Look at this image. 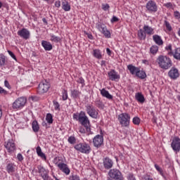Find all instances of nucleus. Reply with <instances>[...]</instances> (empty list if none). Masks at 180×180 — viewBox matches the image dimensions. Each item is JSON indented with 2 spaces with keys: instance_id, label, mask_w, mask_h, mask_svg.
I'll use <instances>...</instances> for the list:
<instances>
[{
  "instance_id": "61",
  "label": "nucleus",
  "mask_w": 180,
  "mask_h": 180,
  "mask_svg": "<svg viewBox=\"0 0 180 180\" xmlns=\"http://www.w3.org/2000/svg\"><path fill=\"white\" fill-rule=\"evenodd\" d=\"M142 63H143V64H146V65H148L150 64V63H149L148 60H142Z\"/></svg>"
},
{
  "instance_id": "49",
  "label": "nucleus",
  "mask_w": 180,
  "mask_h": 180,
  "mask_svg": "<svg viewBox=\"0 0 180 180\" xmlns=\"http://www.w3.org/2000/svg\"><path fill=\"white\" fill-rule=\"evenodd\" d=\"M109 8H110V6H109V4H102V9L103 11H108V9H109Z\"/></svg>"
},
{
  "instance_id": "51",
  "label": "nucleus",
  "mask_w": 180,
  "mask_h": 180,
  "mask_svg": "<svg viewBox=\"0 0 180 180\" xmlns=\"http://www.w3.org/2000/svg\"><path fill=\"white\" fill-rule=\"evenodd\" d=\"M174 18L176 19H180V13H179V11H174Z\"/></svg>"
},
{
  "instance_id": "23",
  "label": "nucleus",
  "mask_w": 180,
  "mask_h": 180,
  "mask_svg": "<svg viewBox=\"0 0 180 180\" xmlns=\"http://www.w3.org/2000/svg\"><path fill=\"white\" fill-rule=\"evenodd\" d=\"M101 91V94L103 98H106L107 99L112 100L113 99V96H112L110 94H109V91H108L105 89H102Z\"/></svg>"
},
{
  "instance_id": "55",
  "label": "nucleus",
  "mask_w": 180,
  "mask_h": 180,
  "mask_svg": "<svg viewBox=\"0 0 180 180\" xmlns=\"http://www.w3.org/2000/svg\"><path fill=\"white\" fill-rule=\"evenodd\" d=\"M115 22H119V18L116 16H113L112 18L111 19V22L115 23Z\"/></svg>"
},
{
  "instance_id": "44",
  "label": "nucleus",
  "mask_w": 180,
  "mask_h": 180,
  "mask_svg": "<svg viewBox=\"0 0 180 180\" xmlns=\"http://www.w3.org/2000/svg\"><path fill=\"white\" fill-rule=\"evenodd\" d=\"M165 25L167 30H169V32H171L172 30V27H171V25L169 24V22L168 21L165 20Z\"/></svg>"
},
{
  "instance_id": "52",
  "label": "nucleus",
  "mask_w": 180,
  "mask_h": 180,
  "mask_svg": "<svg viewBox=\"0 0 180 180\" xmlns=\"http://www.w3.org/2000/svg\"><path fill=\"white\" fill-rule=\"evenodd\" d=\"M4 85L6 88H8V89H11V84H9V82H8V80L4 81Z\"/></svg>"
},
{
  "instance_id": "12",
  "label": "nucleus",
  "mask_w": 180,
  "mask_h": 180,
  "mask_svg": "<svg viewBox=\"0 0 180 180\" xmlns=\"http://www.w3.org/2000/svg\"><path fill=\"white\" fill-rule=\"evenodd\" d=\"M171 147L172 150L176 153L180 152V139L178 137H174L171 143Z\"/></svg>"
},
{
  "instance_id": "59",
  "label": "nucleus",
  "mask_w": 180,
  "mask_h": 180,
  "mask_svg": "<svg viewBox=\"0 0 180 180\" xmlns=\"http://www.w3.org/2000/svg\"><path fill=\"white\" fill-rule=\"evenodd\" d=\"M6 91L0 86V94H5Z\"/></svg>"
},
{
  "instance_id": "58",
  "label": "nucleus",
  "mask_w": 180,
  "mask_h": 180,
  "mask_svg": "<svg viewBox=\"0 0 180 180\" xmlns=\"http://www.w3.org/2000/svg\"><path fill=\"white\" fill-rule=\"evenodd\" d=\"M55 6H56V8H60V6H61V3H60V1H56V2L55 3Z\"/></svg>"
},
{
  "instance_id": "40",
  "label": "nucleus",
  "mask_w": 180,
  "mask_h": 180,
  "mask_svg": "<svg viewBox=\"0 0 180 180\" xmlns=\"http://www.w3.org/2000/svg\"><path fill=\"white\" fill-rule=\"evenodd\" d=\"M132 122L134 124H136L137 126H139V124H140L141 120L139 117H134L132 120Z\"/></svg>"
},
{
  "instance_id": "26",
  "label": "nucleus",
  "mask_w": 180,
  "mask_h": 180,
  "mask_svg": "<svg viewBox=\"0 0 180 180\" xmlns=\"http://www.w3.org/2000/svg\"><path fill=\"white\" fill-rule=\"evenodd\" d=\"M62 8L63 9V11H65V12H68L71 11V6L68 3V1H64L62 2Z\"/></svg>"
},
{
  "instance_id": "13",
  "label": "nucleus",
  "mask_w": 180,
  "mask_h": 180,
  "mask_svg": "<svg viewBox=\"0 0 180 180\" xmlns=\"http://www.w3.org/2000/svg\"><path fill=\"white\" fill-rule=\"evenodd\" d=\"M93 143L94 147H96V148H99V147H101L103 144V136L96 135L93 139Z\"/></svg>"
},
{
  "instance_id": "34",
  "label": "nucleus",
  "mask_w": 180,
  "mask_h": 180,
  "mask_svg": "<svg viewBox=\"0 0 180 180\" xmlns=\"http://www.w3.org/2000/svg\"><path fill=\"white\" fill-rule=\"evenodd\" d=\"M37 154H38L39 157H41V158H44V160H46V155L41 152L40 146L37 147Z\"/></svg>"
},
{
  "instance_id": "62",
  "label": "nucleus",
  "mask_w": 180,
  "mask_h": 180,
  "mask_svg": "<svg viewBox=\"0 0 180 180\" xmlns=\"http://www.w3.org/2000/svg\"><path fill=\"white\" fill-rule=\"evenodd\" d=\"M152 122H153V123L156 124L157 123V117H153V118L152 119Z\"/></svg>"
},
{
  "instance_id": "46",
  "label": "nucleus",
  "mask_w": 180,
  "mask_h": 180,
  "mask_svg": "<svg viewBox=\"0 0 180 180\" xmlns=\"http://www.w3.org/2000/svg\"><path fill=\"white\" fill-rule=\"evenodd\" d=\"M70 180H81V179H79V176L78 175H72L70 176Z\"/></svg>"
},
{
  "instance_id": "7",
  "label": "nucleus",
  "mask_w": 180,
  "mask_h": 180,
  "mask_svg": "<svg viewBox=\"0 0 180 180\" xmlns=\"http://www.w3.org/2000/svg\"><path fill=\"white\" fill-rule=\"evenodd\" d=\"M118 120L124 127H127L130 124V115L126 112L122 113L119 115Z\"/></svg>"
},
{
  "instance_id": "33",
  "label": "nucleus",
  "mask_w": 180,
  "mask_h": 180,
  "mask_svg": "<svg viewBox=\"0 0 180 180\" xmlns=\"http://www.w3.org/2000/svg\"><path fill=\"white\" fill-rule=\"evenodd\" d=\"M136 76L141 78V79H144V78L147 77V75L146 74V72L143 70L141 71L140 69H139L138 72H136Z\"/></svg>"
},
{
  "instance_id": "1",
  "label": "nucleus",
  "mask_w": 180,
  "mask_h": 180,
  "mask_svg": "<svg viewBox=\"0 0 180 180\" xmlns=\"http://www.w3.org/2000/svg\"><path fill=\"white\" fill-rule=\"evenodd\" d=\"M79 122L82 124V126L79 127V131L81 134H86L87 136L92 134V131H91V123L89 122V119L86 117L85 112L81 111L79 112Z\"/></svg>"
},
{
  "instance_id": "27",
  "label": "nucleus",
  "mask_w": 180,
  "mask_h": 180,
  "mask_svg": "<svg viewBox=\"0 0 180 180\" xmlns=\"http://www.w3.org/2000/svg\"><path fill=\"white\" fill-rule=\"evenodd\" d=\"M6 171L8 174H13V172H15V165H13V163H8Z\"/></svg>"
},
{
  "instance_id": "11",
  "label": "nucleus",
  "mask_w": 180,
  "mask_h": 180,
  "mask_svg": "<svg viewBox=\"0 0 180 180\" xmlns=\"http://www.w3.org/2000/svg\"><path fill=\"white\" fill-rule=\"evenodd\" d=\"M146 9L151 13H155L158 11V7L155 1L150 0L146 4Z\"/></svg>"
},
{
  "instance_id": "19",
  "label": "nucleus",
  "mask_w": 180,
  "mask_h": 180,
  "mask_svg": "<svg viewBox=\"0 0 180 180\" xmlns=\"http://www.w3.org/2000/svg\"><path fill=\"white\" fill-rule=\"evenodd\" d=\"M39 173L40 174V176H41L42 179L47 180L49 179V171L46 170L44 167H39Z\"/></svg>"
},
{
  "instance_id": "31",
  "label": "nucleus",
  "mask_w": 180,
  "mask_h": 180,
  "mask_svg": "<svg viewBox=\"0 0 180 180\" xmlns=\"http://www.w3.org/2000/svg\"><path fill=\"white\" fill-rule=\"evenodd\" d=\"M80 95H81V91L77 89H74L71 91V96H72L74 99L79 98Z\"/></svg>"
},
{
  "instance_id": "32",
  "label": "nucleus",
  "mask_w": 180,
  "mask_h": 180,
  "mask_svg": "<svg viewBox=\"0 0 180 180\" xmlns=\"http://www.w3.org/2000/svg\"><path fill=\"white\" fill-rule=\"evenodd\" d=\"M32 127L33 131H34V133H37V131H39V130H40V127L39 126V122H37V121H36V120L32 122Z\"/></svg>"
},
{
  "instance_id": "47",
  "label": "nucleus",
  "mask_w": 180,
  "mask_h": 180,
  "mask_svg": "<svg viewBox=\"0 0 180 180\" xmlns=\"http://www.w3.org/2000/svg\"><path fill=\"white\" fill-rule=\"evenodd\" d=\"M78 84H82V86H84L85 85V80L82 77H80L77 80Z\"/></svg>"
},
{
  "instance_id": "21",
  "label": "nucleus",
  "mask_w": 180,
  "mask_h": 180,
  "mask_svg": "<svg viewBox=\"0 0 180 180\" xmlns=\"http://www.w3.org/2000/svg\"><path fill=\"white\" fill-rule=\"evenodd\" d=\"M153 39L158 46H162L164 44V41H162V39H161V37L158 34L153 35Z\"/></svg>"
},
{
  "instance_id": "48",
  "label": "nucleus",
  "mask_w": 180,
  "mask_h": 180,
  "mask_svg": "<svg viewBox=\"0 0 180 180\" xmlns=\"http://www.w3.org/2000/svg\"><path fill=\"white\" fill-rule=\"evenodd\" d=\"M155 168L160 172V175H162V169L158 166V165H155Z\"/></svg>"
},
{
  "instance_id": "17",
  "label": "nucleus",
  "mask_w": 180,
  "mask_h": 180,
  "mask_svg": "<svg viewBox=\"0 0 180 180\" xmlns=\"http://www.w3.org/2000/svg\"><path fill=\"white\" fill-rule=\"evenodd\" d=\"M103 164L105 169H110L113 167V160L106 157L103 159Z\"/></svg>"
},
{
  "instance_id": "22",
  "label": "nucleus",
  "mask_w": 180,
  "mask_h": 180,
  "mask_svg": "<svg viewBox=\"0 0 180 180\" xmlns=\"http://www.w3.org/2000/svg\"><path fill=\"white\" fill-rule=\"evenodd\" d=\"M41 46L44 47L46 51H50L51 50H53V45H51V43L47 41H42Z\"/></svg>"
},
{
  "instance_id": "30",
  "label": "nucleus",
  "mask_w": 180,
  "mask_h": 180,
  "mask_svg": "<svg viewBox=\"0 0 180 180\" xmlns=\"http://www.w3.org/2000/svg\"><path fill=\"white\" fill-rule=\"evenodd\" d=\"M93 56L94 57H95V58H98V60H101V58H102V53L99 49H94Z\"/></svg>"
},
{
  "instance_id": "20",
  "label": "nucleus",
  "mask_w": 180,
  "mask_h": 180,
  "mask_svg": "<svg viewBox=\"0 0 180 180\" xmlns=\"http://www.w3.org/2000/svg\"><path fill=\"white\" fill-rule=\"evenodd\" d=\"M168 56L170 57L173 56L174 58L180 60V48L176 49L174 53L173 51H169Z\"/></svg>"
},
{
  "instance_id": "3",
  "label": "nucleus",
  "mask_w": 180,
  "mask_h": 180,
  "mask_svg": "<svg viewBox=\"0 0 180 180\" xmlns=\"http://www.w3.org/2000/svg\"><path fill=\"white\" fill-rule=\"evenodd\" d=\"M108 176L112 180H124L122 172L117 169H110L108 172Z\"/></svg>"
},
{
  "instance_id": "10",
  "label": "nucleus",
  "mask_w": 180,
  "mask_h": 180,
  "mask_svg": "<svg viewBox=\"0 0 180 180\" xmlns=\"http://www.w3.org/2000/svg\"><path fill=\"white\" fill-rule=\"evenodd\" d=\"M4 147L10 154H13V153L16 151V146L13 140L9 139L8 141L5 142Z\"/></svg>"
},
{
  "instance_id": "57",
  "label": "nucleus",
  "mask_w": 180,
  "mask_h": 180,
  "mask_svg": "<svg viewBox=\"0 0 180 180\" xmlns=\"http://www.w3.org/2000/svg\"><path fill=\"white\" fill-rule=\"evenodd\" d=\"M73 119H75V120H78L79 122V115L77 114H73Z\"/></svg>"
},
{
  "instance_id": "56",
  "label": "nucleus",
  "mask_w": 180,
  "mask_h": 180,
  "mask_svg": "<svg viewBox=\"0 0 180 180\" xmlns=\"http://www.w3.org/2000/svg\"><path fill=\"white\" fill-rule=\"evenodd\" d=\"M17 158H18V161H23V156L20 153L18 154Z\"/></svg>"
},
{
  "instance_id": "50",
  "label": "nucleus",
  "mask_w": 180,
  "mask_h": 180,
  "mask_svg": "<svg viewBox=\"0 0 180 180\" xmlns=\"http://www.w3.org/2000/svg\"><path fill=\"white\" fill-rule=\"evenodd\" d=\"M164 6H165V8H171L172 9H174V6L172 5V4L171 2L165 4Z\"/></svg>"
},
{
  "instance_id": "37",
  "label": "nucleus",
  "mask_w": 180,
  "mask_h": 180,
  "mask_svg": "<svg viewBox=\"0 0 180 180\" xmlns=\"http://www.w3.org/2000/svg\"><path fill=\"white\" fill-rule=\"evenodd\" d=\"M150 53L152 54H157L158 53V46L157 45H153L150 47Z\"/></svg>"
},
{
  "instance_id": "60",
  "label": "nucleus",
  "mask_w": 180,
  "mask_h": 180,
  "mask_svg": "<svg viewBox=\"0 0 180 180\" xmlns=\"http://www.w3.org/2000/svg\"><path fill=\"white\" fill-rule=\"evenodd\" d=\"M106 51H107V54H108V56H110L112 51H110V49L109 48H107V49H106Z\"/></svg>"
},
{
  "instance_id": "2",
  "label": "nucleus",
  "mask_w": 180,
  "mask_h": 180,
  "mask_svg": "<svg viewBox=\"0 0 180 180\" xmlns=\"http://www.w3.org/2000/svg\"><path fill=\"white\" fill-rule=\"evenodd\" d=\"M156 63L162 70H169L172 67V60L167 56H159L156 60Z\"/></svg>"
},
{
  "instance_id": "29",
  "label": "nucleus",
  "mask_w": 180,
  "mask_h": 180,
  "mask_svg": "<svg viewBox=\"0 0 180 180\" xmlns=\"http://www.w3.org/2000/svg\"><path fill=\"white\" fill-rule=\"evenodd\" d=\"M146 31H144V30H143L142 29H140L138 31V37L140 40H146Z\"/></svg>"
},
{
  "instance_id": "15",
  "label": "nucleus",
  "mask_w": 180,
  "mask_h": 180,
  "mask_svg": "<svg viewBox=\"0 0 180 180\" xmlns=\"http://www.w3.org/2000/svg\"><path fill=\"white\" fill-rule=\"evenodd\" d=\"M18 35L22 39L27 40L30 37V32L26 28H22L21 30L18 31Z\"/></svg>"
},
{
  "instance_id": "36",
  "label": "nucleus",
  "mask_w": 180,
  "mask_h": 180,
  "mask_svg": "<svg viewBox=\"0 0 180 180\" xmlns=\"http://www.w3.org/2000/svg\"><path fill=\"white\" fill-rule=\"evenodd\" d=\"M46 120L47 123L51 124V123H53V115L51 113H48L46 117Z\"/></svg>"
},
{
  "instance_id": "42",
  "label": "nucleus",
  "mask_w": 180,
  "mask_h": 180,
  "mask_svg": "<svg viewBox=\"0 0 180 180\" xmlns=\"http://www.w3.org/2000/svg\"><path fill=\"white\" fill-rule=\"evenodd\" d=\"M127 179L128 180H136V176H134V174L133 173H129L127 176Z\"/></svg>"
},
{
  "instance_id": "39",
  "label": "nucleus",
  "mask_w": 180,
  "mask_h": 180,
  "mask_svg": "<svg viewBox=\"0 0 180 180\" xmlns=\"http://www.w3.org/2000/svg\"><path fill=\"white\" fill-rule=\"evenodd\" d=\"M68 141L70 143V144H75V143H77V139L75 136H70L68 139Z\"/></svg>"
},
{
  "instance_id": "63",
  "label": "nucleus",
  "mask_w": 180,
  "mask_h": 180,
  "mask_svg": "<svg viewBox=\"0 0 180 180\" xmlns=\"http://www.w3.org/2000/svg\"><path fill=\"white\" fill-rule=\"evenodd\" d=\"M87 37L90 39V40H92V39H94V37L91 34H88Z\"/></svg>"
},
{
  "instance_id": "4",
  "label": "nucleus",
  "mask_w": 180,
  "mask_h": 180,
  "mask_svg": "<svg viewBox=\"0 0 180 180\" xmlns=\"http://www.w3.org/2000/svg\"><path fill=\"white\" fill-rule=\"evenodd\" d=\"M27 102V99L25 97H19L13 103L12 108L14 110H18V109H22Z\"/></svg>"
},
{
  "instance_id": "38",
  "label": "nucleus",
  "mask_w": 180,
  "mask_h": 180,
  "mask_svg": "<svg viewBox=\"0 0 180 180\" xmlns=\"http://www.w3.org/2000/svg\"><path fill=\"white\" fill-rule=\"evenodd\" d=\"M5 65V56L0 54V67Z\"/></svg>"
},
{
  "instance_id": "25",
  "label": "nucleus",
  "mask_w": 180,
  "mask_h": 180,
  "mask_svg": "<svg viewBox=\"0 0 180 180\" xmlns=\"http://www.w3.org/2000/svg\"><path fill=\"white\" fill-rule=\"evenodd\" d=\"M127 68H128L129 72H131V74L132 75H134V74H136L139 70V68H136V66H134L133 65H129L127 66Z\"/></svg>"
},
{
  "instance_id": "24",
  "label": "nucleus",
  "mask_w": 180,
  "mask_h": 180,
  "mask_svg": "<svg viewBox=\"0 0 180 180\" xmlns=\"http://www.w3.org/2000/svg\"><path fill=\"white\" fill-rule=\"evenodd\" d=\"M143 30L145 33L146 34H149V36H151V34H154V29H153L151 27L148 25H144Z\"/></svg>"
},
{
  "instance_id": "18",
  "label": "nucleus",
  "mask_w": 180,
  "mask_h": 180,
  "mask_svg": "<svg viewBox=\"0 0 180 180\" xmlns=\"http://www.w3.org/2000/svg\"><path fill=\"white\" fill-rule=\"evenodd\" d=\"M58 167L59 168V169H60V171H62V172L65 174V175H70V172H71V171L70 170V168L68 167V165H67V164L59 163L58 164Z\"/></svg>"
},
{
  "instance_id": "9",
  "label": "nucleus",
  "mask_w": 180,
  "mask_h": 180,
  "mask_svg": "<svg viewBox=\"0 0 180 180\" xmlns=\"http://www.w3.org/2000/svg\"><path fill=\"white\" fill-rule=\"evenodd\" d=\"M86 112L90 116V117H92L93 119H97L98 118V111H96V109H95V107L92 105H86Z\"/></svg>"
},
{
  "instance_id": "16",
  "label": "nucleus",
  "mask_w": 180,
  "mask_h": 180,
  "mask_svg": "<svg viewBox=\"0 0 180 180\" xmlns=\"http://www.w3.org/2000/svg\"><path fill=\"white\" fill-rule=\"evenodd\" d=\"M168 75L171 79H176L179 77V71L176 68L172 67L171 70L168 72Z\"/></svg>"
},
{
  "instance_id": "35",
  "label": "nucleus",
  "mask_w": 180,
  "mask_h": 180,
  "mask_svg": "<svg viewBox=\"0 0 180 180\" xmlns=\"http://www.w3.org/2000/svg\"><path fill=\"white\" fill-rule=\"evenodd\" d=\"M50 40L51 41H53L54 43H58V41H61V38L54 34H51Z\"/></svg>"
},
{
  "instance_id": "8",
  "label": "nucleus",
  "mask_w": 180,
  "mask_h": 180,
  "mask_svg": "<svg viewBox=\"0 0 180 180\" xmlns=\"http://www.w3.org/2000/svg\"><path fill=\"white\" fill-rule=\"evenodd\" d=\"M75 150L79 151L80 153H83L84 154H89V151H91V146L86 143H78L75 146Z\"/></svg>"
},
{
  "instance_id": "53",
  "label": "nucleus",
  "mask_w": 180,
  "mask_h": 180,
  "mask_svg": "<svg viewBox=\"0 0 180 180\" xmlns=\"http://www.w3.org/2000/svg\"><path fill=\"white\" fill-rule=\"evenodd\" d=\"M165 50H167V51H172V45L169 44L167 46L165 47Z\"/></svg>"
},
{
  "instance_id": "5",
  "label": "nucleus",
  "mask_w": 180,
  "mask_h": 180,
  "mask_svg": "<svg viewBox=\"0 0 180 180\" xmlns=\"http://www.w3.org/2000/svg\"><path fill=\"white\" fill-rule=\"evenodd\" d=\"M49 89H50V83L47 80H43L38 86L37 92L42 95V94L49 92Z\"/></svg>"
},
{
  "instance_id": "45",
  "label": "nucleus",
  "mask_w": 180,
  "mask_h": 180,
  "mask_svg": "<svg viewBox=\"0 0 180 180\" xmlns=\"http://www.w3.org/2000/svg\"><path fill=\"white\" fill-rule=\"evenodd\" d=\"M68 99V94L67 91L64 90L63 92V101H67Z\"/></svg>"
},
{
  "instance_id": "64",
  "label": "nucleus",
  "mask_w": 180,
  "mask_h": 180,
  "mask_svg": "<svg viewBox=\"0 0 180 180\" xmlns=\"http://www.w3.org/2000/svg\"><path fill=\"white\" fill-rule=\"evenodd\" d=\"M2 117V107L0 106V120Z\"/></svg>"
},
{
  "instance_id": "43",
  "label": "nucleus",
  "mask_w": 180,
  "mask_h": 180,
  "mask_svg": "<svg viewBox=\"0 0 180 180\" xmlns=\"http://www.w3.org/2000/svg\"><path fill=\"white\" fill-rule=\"evenodd\" d=\"M53 103L55 110H60V103H58L56 101H53Z\"/></svg>"
},
{
  "instance_id": "41",
  "label": "nucleus",
  "mask_w": 180,
  "mask_h": 180,
  "mask_svg": "<svg viewBox=\"0 0 180 180\" xmlns=\"http://www.w3.org/2000/svg\"><path fill=\"white\" fill-rule=\"evenodd\" d=\"M96 106H97V108H99L100 109H103V108L105 107L103 103H102V101H97L96 102Z\"/></svg>"
},
{
  "instance_id": "54",
  "label": "nucleus",
  "mask_w": 180,
  "mask_h": 180,
  "mask_svg": "<svg viewBox=\"0 0 180 180\" xmlns=\"http://www.w3.org/2000/svg\"><path fill=\"white\" fill-rule=\"evenodd\" d=\"M8 53L9 56H11V57H12V58H13V60H16V56H15L14 53H12V51H8Z\"/></svg>"
},
{
  "instance_id": "6",
  "label": "nucleus",
  "mask_w": 180,
  "mask_h": 180,
  "mask_svg": "<svg viewBox=\"0 0 180 180\" xmlns=\"http://www.w3.org/2000/svg\"><path fill=\"white\" fill-rule=\"evenodd\" d=\"M96 27L101 32V33L104 34L105 37L110 39V32L108 30L106 25L104 23L98 22L96 24Z\"/></svg>"
},
{
  "instance_id": "28",
  "label": "nucleus",
  "mask_w": 180,
  "mask_h": 180,
  "mask_svg": "<svg viewBox=\"0 0 180 180\" xmlns=\"http://www.w3.org/2000/svg\"><path fill=\"white\" fill-rule=\"evenodd\" d=\"M135 98L140 103H144V101H146L144 96H143L141 93H136L135 95Z\"/></svg>"
},
{
  "instance_id": "14",
  "label": "nucleus",
  "mask_w": 180,
  "mask_h": 180,
  "mask_svg": "<svg viewBox=\"0 0 180 180\" xmlns=\"http://www.w3.org/2000/svg\"><path fill=\"white\" fill-rule=\"evenodd\" d=\"M108 75L111 81H119L120 79V75L113 69L108 72Z\"/></svg>"
}]
</instances>
